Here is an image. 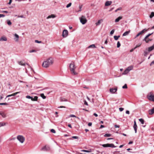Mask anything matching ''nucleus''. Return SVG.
<instances>
[{
    "instance_id": "obj_4",
    "label": "nucleus",
    "mask_w": 154,
    "mask_h": 154,
    "mask_svg": "<svg viewBox=\"0 0 154 154\" xmlns=\"http://www.w3.org/2000/svg\"><path fill=\"white\" fill-rule=\"evenodd\" d=\"M147 97L149 100L154 101V95L151 92L147 95Z\"/></svg>"
},
{
    "instance_id": "obj_44",
    "label": "nucleus",
    "mask_w": 154,
    "mask_h": 154,
    "mask_svg": "<svg viewBox=\"0 0 154 154\" xmlns=\"http://www.w3.org/2000/svg\"><path fill=\"white\" fill-rule=\"evenodd\" d=\"M122 88H127V86L126 84H125V85L122 86Z\"/></svg>"
},
{
    "instance_id": "obj_40",
    "label": "nucleus",
    "mask_w": 154,
    "mask_h": 154,
    "mask_svg": "<svg viewBox=\"0 0 154 154\" xmlns=\"http://www.w3.org/2000/svg\"><path fill=\"white\" fill-rule=\"evenodd\" d=\"M7 23L9 25H11V22L10 21V20H7Z\"/></svg>"
},
{
    "instance_id": "obj_22",
    "label": "nucleus",
    "mask_w": 154,
    "mask_h": 154,
    "mask_svg": "<svg viewBox=\"0 0 154 154\" xmlns=\"http://www.w3.org/2000/svg\"><path fill=\"white\" fill-rule=\"evenodd\" d=\"M60 100L61 102L67 101V100L66 99L62 97H61L60 98Z\"/></svg>"
},
{
    "instance_id": "obj_61",
    "label": "nucleus",
    "mask_w": 154,
    "mask_h": 154,
    "mask_svg": "<svg viewBox=\"0 0 154 154\" xmlns=\"http://www.w3.org/2000/svg\"><path fill=\"white\" fill-rule=\"evenodd\" d=\"M66 108V107L63 106H59V107H58V108Z\"/></svg>"
},
{
    "instance_id": "obj_54",
    "label": "nucleus",
    "mask_w": 154,
    "mask_h": 154,
    "mask_svg": "<svg viewBox=\"0 0 154 154\" xmlns=\"http://www.w3.org/2000/svg\"><path fill=\"white\" fill-rule=\"evenodd\" d=\"M72 138L75 139H77L78 138V137L77 136H73L72 137Z\"/></svg>"
},
{
    "instance_id": "obj_21",
    "label": "nucleus",
    "mask_w": 154,
    "mask_h": 154,
    "mask_svg": "<svg viewBox=\"0 0 154 154\" xmlns=\"http://www.w3.org/2000/svg\"><path fill=\"white\" fill-rule=\"evenodd\" d=\"M0 115H1L3 118H5L6 117V114L3 112L0 111Z\"/></svg>"
},
{
    "instance_id": "obj_20",
    "label": "nucleus",
    "mask_w": 154,
    "mask_h": 154,
    "mask_svg": "<svg viewBox=\"0 0 154 154\" xmlns=\"http://www.w3.org/2000/svg\"><path fill=\"white\" fill-rule=\"evenodd\" d=\"M56 17V16L54 14H51L50 15L48 16L47 18V19L51 18H54Z\"/></svg>"
},
{
    "instance_id": "obj_16",
    "label": "nucleus",
    "mask_w": 154,
    "mask_h": 154,
    "mask_svg": "<svg viewBox=\"0 0 154 154\" xmlns=\"http://www.w3.org/2000/svg\"><path fill=\"white\" fill-rule=\"evenodd\" d=\"M112 3V1H107L105 3V5L106 6L110 5Z\"/></svg>"
},
{
    "instance_id": "obj_63",
    "label": "nucleus",
    "mask_w": 154,
    "mask_h": 154,
    "mask_svg": "<svg viewBox=\"0 0 154 154\" xmlns=\"http://www.w3.org/2000/svg\"><path fill=\"white\" fill-rule=\"evenodd\" d=\"M114 7H113V8H111L110 10H109V11H112L114 9Z\"/></svg>"
},
{
    "instance_id": "obj_33",
    "label": "nucleus",
    "mask_w": 154,
    "mask_h": 154,
    "mask_svg": "<svg viewBox=\"0 0 154 154\" xmlns=\"http://www.w3.org/2000/svg\"><path fill=\"white\" fill-rule=\"evenodd\" d=\"M111 136V134H106L104 135L105 137H109Z\"/></svg>"
},
{
    "instance_id": "obj_18",
    "label": "nucleus",
    "mask_w": 154,
    "mask_h": 154,
    "mask_svg": "<svg viewBox=\"0 0 154 154\" xmlns=\"http://www.w3.org/2000/svg\"><path fill=\"white\" fill-rule=\"evenodd\" d=\"M130 30H129L128 31H127L125 32L122 35L123 36H125L128 35L130 32Z\"/></svg>"
},
{
    "instance_id": "obj_64",
    "label": "nucleus",
    "mask_w": 154,
    "mask_h": 154,
    "mask_svg": "<svg viewBox=\"0 0 154 154\" xmlns=\"http://www.w3.org/2000/svg\"><path fill=\"white\" fill-rule=\"evenodd\" d=\"M115 127L116 128H119V126L118 125H115Z\"/></svg>"
},
{
    "instance_id": "obj_8",
    "label": "nucleus",
    "mask_w": 154,
    "mask_h": 154,
    "mask_svg": "<svg viewBox=\"0 0 154 154\" xmlns=\"http://www.w3.org/2000/svg\"><path fill=\"white\" fill-rule=\"evenodd\" d=\"M68 34V31L66 29H64L63 32L62 36L63 37H66L67 36Z\"/></svg>"
},
{
    "instance_id": "obj_5",
    "label": "nucleus",
    "mask_w": 154,
    "mask_h": 154,
    "mask_svg": "<svg viewBox=\"0 0 154 154\" xmlns=\"http://www.w3.org/2000/svg\"><path fill=\"white\" fill-rule=\"evenodd\" d=\"M17 139L21 143H23L25 140V138L22 135H18L17 137Z\"/></svg>"
},
{
    "instance_id": "obj_19",
    "label": "nucleus",
    "mask_w": 154,
    "mask_h": 154,
    "mask_svg": "<svg viewBox=\"0 0 154 154\" xmlns=\"http://www.w3.org/2000/svg\"><path fill=\"white\" fill-rule=\"evenodd\" d=\"M154 49V44H153L152 46L148 48V51H151Z\"/></svg>"
},
{
    "instance_id": "obj_32",
    "label": "nucleus",
    "mask_w": 154,
    "mask_h": 154,
    "mask_svg": "<svg viewBox=\"0 0 154 154\" xmlns=\"http://www.w3.org/2000/svg\"><path fill=\"white\" fill-rule=\"evenodd\" d=\"M96 48V47L95 46V45L93 44V45H90L88 47V48Z\"/></svg>"
},
{
    "instance_id": "obj_31",
    "label": "nucleus",
    "mask_w": 154,
    "mask_h": 154,
    "mask_svg": "<svg viewBox=\"0 0 154 154\" xmlns=\"http://www.w3.org/2000/svg\"><path fill=\"white\" fill-rule=\"evenodd\" d=\"M41 97L43 99H45L46 98V96H45L44 94H40Z\"/></svg>"
},
{
    "instance_id": "obj_53",
    "label": "nucleus",
    "mask_w": 154,
    "mask_h": 154,
    "mask_svg": "<svg viewBox=\"0 0 154 154\" xmlns=\"http://www.w3.org/2000/svg\"><path fill=\"white\" fill-rule=\"evenodd\" d=\"M82 7V5H80L79 6V11H81V8Z\"/></svg>"
},
{
    "instance_id": "obj_60",
    "label": "nucleus",
    "mask_w": 154,
    "mask_h": 154,
    "mask_svg": "<svg viewBox=\"0 0 154 154\" xmlns=\"http://www.w3.org/2000/svg\"><path fill=\"white\" fill-rule=\"evenodd\" d=\"M84 103L85 105H86L87 106L88 105V103H87V102H86V100H85L84 101Z\"/></svg>"
},
{
    "instance_id": "obj_26",
    "label": "nucleus",
    "mask_w": 154,
    "mask_h": 154,
    "mask_svg": "<svg viewBox=\"0 0 154 154\" xmlns=\"http://www.w3.org/2000/svg\"><path fill=\"white\" fill-rule=\"evenodd\" d=\"M149 51H148V50H147L146 49V50L144 51V55L145 56H146L147 55V54H149Z\"/></svg>"
},
{
    "instance_id": "obj_35",
    "label": "nucleus",
    "mask_w": 154,
    "mask_h": 154,
    "mask_svg": "<svg viewBox=\"0 0 154 154\" xmlns=\"http://www.w3.org/2000/svg\"><path fill=\"white\" fill-rule=\"evenodd\" d=\"M133 69V67L132 66H129L126 69L129 70V71H130L131 70H132Z\"/></svg>"
},
{
    "instance_id": "obj_11",
    "label": "nucleus",
    "mask_w": 154,
    "mask_h": 154,
    "mask_svg": "<svg viewBox=\"0 0 154 154\" xmlns=\"http://www.w3.org/2000/svg\"><path fill=\"white\" fill-rule=\"evenodd\" d=\"M14 36L15 37L14 38V40L16 42H18V41L19 36L17 35V34H15L14 35Z\"/></svg>"
},
{
    "instance_id": "obj_36",
    "label": "nucleus",
    "mask_w": 154,
    "mask_h": 154,
    "mask_svg": "<svg viewBox=\"0 0 154 154\" xmlns=\"http://www.w3.org/2000/svg\"><path fill=\"white\" fill-rule=\"evenodd\" d=\"M36 51L35 50H30V51H29V53H32V52H36Z\"/></svg>"
},
{
    "instance_id": "obj_1",
    "label": "nucleus",
    "mask_w": 154,
    "mask_h": 154,
    "mask_svg": "<svg viewBox=\"0 0 154 154\" xmlns=\"http://www.w3.org/2000/svg\"><path fill=\"white\" fill-rule=\"evenodd\" d=\"M54 63L53 59L50 57L46 59L42 63V66L43 67L47 68L52 65Z\"/></svg>"
},
{
    "instance_id": "obj_30",
    "label": "nucleus",
    "mask_w": 154,
    "mask_h": 154,
    "mask_svg": "<svg viewBox=\"0 0 154 154\" xmlns=\"http://www.w3.org/2000/svg\"><path fill=\"white\" fill-rule=\"evenodd\" d=\"M139 121L141 122V123L143 124L144 123V121L143 119H139Z\"/></svg>"
},
{
    "instance_id": "obj_7",
    "label": "nucleus",
    "mask_w": 154,
    "mask_h": 154,
    "mask_svg": "<svg viewBox=\"0 0 154 154\" xmlns=\"http://www.w3.org/2000/svg\"><path fill=\"white\" fill-rule=\"evenodd\" d=\"M147 29H143L142 31L139 32L135 36V38H136L137 37L139 36V35H142L145 32H146L147 31Z\"/></svg>"
},
{
    "instance_id": "obj_52",
    "label": "nucleus",
    "mask_w": 154,
    "mask_h": 154,
    "mask_svg": "<svg viewBox=\"0 0 154 154\" xmlns=\"http://www.w3.org/2000/svg\"><path fill=\"white\" fill-rule=\"evenodd\" d=\"M35 42L36 43H41V41H39L37 40H35Z\"/></svg>"
},
{
    "instance_id": "obj_59",
    "label": "nucleus",
    "mask_w": 154,
    "mask_h": 154,
    "mask_svg": "<svg viewBox=\"0 0 154 154\" xmlns=\"http://www.w3.org/2000/svg\"><path fill=\"white\" fill-rule=\"evenodd\" d=\"M136 48H133L131 50H130V52H132Z\"/></svg>"
},
{
    "instance_id": "obj_29",
    "label": "nucleus",
    "mask_w": 154,
    "mask_h": 154,
    "mask_svg": "<svg viewBox=\"0 0 154 154\" xmlns=\"http://www.w3.org/2000/svg\"><path fill=\"white\" fill-rule=\"evenodd\" d=\"M120 37V35H118V36L115 35L114 36V38L115 40H117Z\"/></svg>"
},
{
    "instance_id": "obj_6",
    "label": "nucleus",
    "mask_w": 154,
    "mask_h": 154,
    "mask_svg": "<svg viewBox=\"0 0 154 154\" xmlns=\"http://www.w3.org/2000/svg\"><path fill=\"white\" fill-rule=\"evenodd\" d=\"M102 146L104 147H110L112 148H115L116 147V146H115L112 143H107L106 144H103L102 145Z\"/></svg>"
},
{
    "instance_id": "obj_37",
    "label": "nucleus",
    "mask_w": 154,
    "mask_h": 154,
    "mask_svg": "<svg viewBox=\"0 0 154 154\" xmlns=\"http://www.w3.org/2000/svg\"><path fill=\"white\" fill-rule=\"evenodd\" d=\"M5 125V123L4 122H0V127L3 126Z\"/></svg>"
},
{
    "instance_id": "obj_25",
    "label": "nucleus",
    "mask_w": 154,
    "mask_h": 154,
    "mask_svg": "<svg viewBox=\"0 0 154 154\" xmlns=\"http://www.w3.org/2000/svg\"><path fill=\"white\" fill-rule=\"evenodd\" d=\"M137 125L133 126V128L135 131V133H137Z\"/></svg>"
},
{
    "instance_id": "obj_17",
    "label": "nucleus",
    "mask_w": 154,
    "mask_h": 154,
    "mask_svg": "<svg viewBox=\"0 0 154 154\" xmlns=\"http://www.w3.org/2000/svg\"><path fill=\"white\" fill-rule=\"evenodd\" d=\"M122 16H119L117 18H116L115 20V22H118L119 21L122 19Z\"/></svg>"
},
{
    "instance_id": "obj_62",
    "label": "nucleus",
    "mask_w": 154,
    "mask_h": 154,
    "mask_svg": "<svg viewBox=\"0 0 154 154\" xmlns=\"http://www.w3.org/2000/svg\"><path fill=\"white\" fill-rule=\"evenodd\" d=\"M126 113L127 114H129L130 113L129 111L128 110H127L126 111Z\"/></svg>"
},
{
    "instance_id": "obj_45",
    "label": "nucleus",
    "mask_w": 154,
    "mask_h": 154,
    "mask_svg": "<svg viewBox=\"0 0 154 154\" xmlns=\"http://www.w3.org/2000/svg\"><path fill=\"white\" fill-rule=\"evenodd\" d=\"M8 104L7 103H0V105H8Z\"/></svg>"
},
{
    "instance_id": "obj_12",
    "label": "nucleus",
    "mask_w": 154,
    "mask_h": 154,
    "mask_svg": "<svg viewBox=\"0 0 154 154\" xmlns=\"http://www.w3.org/2000/svg\"><path fill=\"white\" fill-rule=\"evenodd\" d=\"M149 115H151L154 113V108L149 110Z\"/></svg>"
},
{
    "instance_id": "obj_39",
    "label": "nucleus",
    "mask_w": 154,
    "mask_h": 154,
    "mask_svg": "<svg viewBox=\"0 0 154 154\" xmlns=\"http://www.w3.org/2000/svg\"><path fill=\"white\" fill-rule=\"evenodd\" d=\"M72 3H69V4H67V5L66 6V7L67 8H68L71 5Z\"/></svg>"
},
{
    "instance_id": "obj_47",
    "label": "nucleus",
    "mask_w": 154,
    "mask_h": 154,
    "mask_svg": "<svg viewBox=\"0 0 154 154\" xmlns=\"http://www.w3.org/2000/svg\"><path fill=\"white\" fill-rule=\"evenodd\" d=\"M141 44L139 43L138 44H137V45L135 48H136L140 46H141Z\"/></svg>"
},
{
    "instance_id": "obj_13",
    "label": "nucleus",
    "mask_w": 154,
    "mask_h": 154,
    "mask_svg": "<svg viewBox=\"0 0 154 154\" xmlns=\"http://www.w3.org/2000/svg\"><path fill=\"white\" fill-rule=\"evenodd\" d=\"M103 20L101 19L100 20H98L97 22L95 24L97 26H99L101 22H103Z\"/></svg>"
},
{
    "instance_id": "obj_9",
    "label": "nucleus",
    "mask_w": 154,
    "mask_h": 154,
    "mask_svg": "<svg viewBox=\"0 0 154 154\" xmlns=\"http://www.w3.org/2000/svg\"><path fill=\"white\" fill-rule=\"evenodd\" d=\"M50 147L48 146H44L42 147L41 149V150H43L45 151H47L49 150Z\"/></svg>"
},
{
    "instance_id": "obj_24",
    "label": "nucleus",
    "mask_w": 154,
    "mask_h": 154,
    "mask_svg": "<svg viewBox=\"0 0 154 154\" xmlns=\"http://www.w3.org/2000/svg\"><path fill=\"white\" fill-rule=\"evenodd\" d=\"M38 97L35 96L34 97V98H32V101H36L37 100Z\"/></svg>"
},
{
    "instance_id": "obj_34",
    "label": "nucleus",
    "mask_w": 154,
    "mask_h": 154,
    "mask_svg": "<svg viewBox=\"0 0 154 154\" xmlns=\"http://www.w3.org/2000/svg\"><path fill=\"white\" fill-rule=\"evenodd\" d=\"M154 16V12H151V14L150 15L149 17L150 18H152Z\"/></svg>"
},
{
    "instance_id": "obj_2",
    "label": "nucleus",
    "mask_w": 154,
    "mask_h": 154,
    "mask_svg": "<svg viewBox=\"0 0 154 154\" xmlns=\"http://www.w3.org/2000/svg\"><path fill=\"white\" fill-rule=\"evenodd\" d=\"M69 67L70 68V71L74 75H75L77 74V73L74 71L75 67L74 62L72 61L71 63L69 64Z\"/></svg>"
},
{
    "instance_id": "obj_49",
    "label": "nucleus",
    "mask_w": 154,
    "mask_h": 154,
    "mask_svg": "<svg viewBox=\"0 0 154 154\" xmlns=\"http://www.w3.org/2000/svg\"><path fill=\"white\" fill-rule=\"evenodd\" d=\"M122 9V8L120 7V8H118V9H117L116 10H115V12H117L118 11H119V10H120Z\"/></svg>"
},
{
    "instance_id": "obj_14",
    "label": "nucleus",
    "mask_w": 154,
    "mask_h": 154,
    "mask_svg": "<svg viewBox=\"0 0 154 154\" xmlns=\"http://www.w3.org/2000/svg\"><path fill=\"white\" fill-rule=\"evenodd\" d=\"M18 63L21 66H25V65L26 64L27 65H28V64L27 63H23L22 61H18Z\"/></svg>"
},
{
    "instance_id": "obj_51",
    "label": "nucleus",
    "mask_w": 154,
    "mask_h": 154,
    "mask_svg": "<svg viewBox=\"0 0 154 154\" xmlns=\"http://www.w3.org/2000/svg\"><path fill=\"white\" fill-rule=\"evenodd\" d=\"M119 109L120 112H122L124 110V108H120Z\"/></svg>"
},
{
    "instance_id": "obj_57",
    "label": "nucleus",
    "mask_w": 154,
    "mask_h": 154,
    "mask_svg": "<svg viewBox=\"0 0 154 154\" xmlns=\"http://www.w3.org/2000/svg\"><path fill=\"white\" fill-rule=\"evenodd\" d=\"M154 64V60L153 61H152V62H151V63H150V66H152V65H153V64Z\"/></svg>"
},
{
    "instance_id": "obj_46",
    "label": "nucleus",
    "mask_w": 154,
    "mask_h": 154,
    "mask_svg": "<svg viewBox=\"0 0 154 154\" xmlns=\"http://www.w3.org/2000/svg\"><path fill=\"white\" fill-rule=\"evenodd\" d=\"M114 31H115V29H112V30H111V32H110V34L111 35H112L113 34V33H114Z\"/></svg>"
},
{
    "instance_id": "obj_23",
    "label": "nucleus",
    "mask_w": 154,
    "mask_h": 154,
    "mask_svg": "<svg viewBox=\"0 0 154 154\" xmlns=\"http://www.w3.org/2000/svg\"><path fill=\"white\" fill-rule=\"evenodd\" d=\"M153 33V32L152 33H149L147 35H146V37L144 38V40H146V39H147L151 35H152Z\"/></svg>"
},
{
    "instance_id": "obj_48",
    "label": "nucleus",
    "mask_w": 154,
    "mask_h": 154,
    "mask_svg": "<svg viewBox=\"0 0 154 154\" xmlns=\"http://www.w3.org/2000/svg\"><path fill=\"white\" fill-rule=\"evenodd\" d=\"M51 131L53 133H55V132H56V131H55V130L54 129H51Z\"/></svg>"
},
{
    "instance_id": "obj_27",
    "label": "nucleus",
    "mask_w": 154,
    "mask_h": 154,
    "mask_svg": "<svg viewBox=\"0 0 154 154\" xmlns=\"http://www.w3.org/2000/svg\"><path fill=\"white\" fill-rule=\"evenodd\" d=\"M143 41H145L146 42V43H148L149 41H151L152 40V39H146V40H144V38L143 39Z\"/></svg>"
},
{
    "instance_id": "obj_3",
    "label": "nucleus",
    "mask_w": 154,
    "mask_h": 154,
    "mask_svg": "<svg viewBox=\"0 0 154 154\" xmlns=\"http://www.w3.org/2000/svg\"><path fill=\"white\" fill-rule=\"evenodd\" d=\"M79 19L80 22L82 24H85L87 21V20L86 19L85 17L83 15H82L81 17L79 18Z\"/></svg>"
},
{
    "instance_id": "obj_41",
    "label": "nucleus",
    "mask_w": 154,
    "mask_h": 154,
    "mask_svg": "<svg viewBox=\"0 0 154 154\" xmlns=\"http://www.w3.org/2000/svg\"><path fill=\"white\" fill-rule=\"evenodd\" d=\"M20 93V92H16L15 93H14L11 94L12 95V96H14L16 95V94H19Z\"/></svg>"
},
{
    "instance_id": "obj_58",
    "label": "nucleus",
    "mask_w": 154,
    "mask_h": 154,
    "mask_svg": "<svg viewBox=\"0 0 154 154\" xmlns=\"http://www.w3.org/2000/svg\"><path fill=\"white\" fill-rule=\"evenodd\" d=\"M92 125V123L91 122H89L88 124V126H91Z\"/></svg>"
},
{
    "instance_id": "obj_28",
    "label": "nucleus",
    "mask_w": 154,
    "mask_h": 154,
    "mask_svg": "<svg viewBox=\"0 0 154 154\" xmlns=\"http://www.w3.org/2000/svg\"><path fill=\"white\" fill-rule=\"evenodd\" d=\"M130 71H129V70H128V69H126L124 72L123 73V74H126L127 73H128Z\"/></svg>"
},
{
    "instance_id": "obj_43",
    "label": "nucleus",
    "mask_w": 154,
    "mask_h": 154,
    "mask_svg": "<svg viewBox=\"0 0 154 154\" xmlns=\"http://www.w3.org/2000/svg\"><path fill=\"white\" fill-rule=\"evenodd\" d=\"M81 151L82 152H91V151H90L86 150H82Z\"/></svg>"
},
{
    "instance_id": "obj_10",
    "label": "nucleus",
    "mask_w": 154,
    "mask_h": 154,
    "mask_svg": "<svg viewBox=\"0 0 154 154\" xmlns=\"http://www.w3.org/2000/svg\"><path fill=\"white\" fill-rule=\"evenodd\" d=\"M117 88H110V91L112 93H114L116 92L117 91Z\"/></svg>"
},
{
    "instance_id": "obj_42",
    "label": "nucleus",
    "mask_w": 154,
    "mask_h": 154,
    "mask_svg": "<svg viewBox=\"0 0 154 154\" xmlns=\"http://www.w3.org/2000/svg\"><path fill=\"white\" fill-rule=\"evenodd\" d=\"M121 45L120 43V42L119 41L117 43V47L119 48Z\"/></svg>"
},
{
    "instance_id": "obj_56",
    "label": "nucleus",
    "mask_w": 154,
    "mask_h": 154,
    "mask_svg": "<svg viewBox=\"0 0 154 154\" xmlns=\"http://www.w3.org/2000/svg\"><path fill=\"white\" fill-rule=\"evenodd\" d=\"M2 12L3 13H8V11H2Z\"/></svg>"
},
{
    "instance_id": "obj_55",
    "label": "nucleus",
    "mask_w": 154,
    "mask_h": 154,
    "mask_svg": "<svg viewBox=\"0 0 154 154\" xmlns=\"http://www.w3.org/2000/svg\"><path fill=\"white\" fill-rule=\"evenodd\" d=\"M5 15L3 14H0V18L2 17H5Z\"/></svg>"
},
{
    "instance_id": "obj_38",
    "label": "nucleus",
    "mask_w": 154,
    "mask_h": 154,
    "mask_svg": "<svg viewBox=\"0 0 154 154\" xmlns=\"http://www.w3.org/2000/svg\"><path fill=\"white\" fill-rule=\"evenodd\" d=\"M26 97L27 98L29 99H31V100H32V98L33 97L28 95V96H27Z\"/></svg>"
},
{
    "instance_id": "obj_50",
    "label": "nucleus",
    "mask_w": 154,
    "mask_h": 154,
    "mask_svg": "<svg viewBox=\"0 0 154 154\" xmlns=\"http://www.w3.org/2000/svg\"><path fill=\"white\" fill-rule=\"evenodd\" d=\"M69 117H76V116L75 115L73 114L70 115H69Z\"/></svg>"
},
{
    "instance_id": "obj_15",
    "label": "nucleus",
    "mask_w": 154,
    "mask_h": 154,
    "mask_svg": "<svg viewBox=\"0 0 154 154\" xmlns=\"http://www.w3.org/2000/svg\"><path fill=\"white\" fill-rule=\"evenodd\" d=\"M7 41V38L5 36H2L0 39V41Z\"/></svg>"
}]
</instances>
